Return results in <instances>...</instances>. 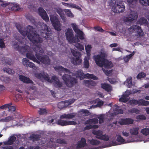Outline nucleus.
I'll list each match as a JSON object with an SVG mask.
<instances>
[{
	"label": "nucleus",
	"instance_id": "obj_1",
	"mask_svg": "<svg viewBox=\"0 0 149 149\" xmlns=\"http://www.w3.org/2000/svg\"><path fill=\"white\" fill-rule=\"evenodd\" d=\"M15 26L20 33L24 36H27L28 39L33 43L36 44L42 43V39L37 33L32 26L28 25L27 26L26 31L22 30L23 28L19 23H16Z\"/></svg>",
	"mask_w": 149,
	"mask_h": 149
},
{
	"label": "nucleus",
	"instance_id": "obj_2",
	"mask_svg": "<svg viewBox=\"0 0 149 149\" xmlns=\"http://www.w3.org/2000/svg\"><path fill=\"white\" fill-rule=\"evenodd\" d=\"M33 51L36 53L35 56L38 61L46 65H49L50 63V60L48 56L43 55L44 52L43 49L39 45L36 46L33 49Z\"/></svg>",
	"mask_w": 149,
	"mask_h": 149
},
{
	"label": "nucleus",
	"instance_id": "obj_3",
	"mask_svg": "<svg viewBox=\"0 0 149 149\" xmlns=\"http://www.w3.org/2000/svg\"><path fill=\"white\" fill-rule=\"evenodd\" d=\"M113 3L112 9L113 12L120 13L124 11L125 6L122 0H114Z\"/></svg>",
	"mask_w": 149,
	"mask_h": 149
},
{
	"label": "nucleus",
	"instance_id": "obj_4",
	"mask_svg": "<svg viewBox=\"0 0 149 149\" xmlns=\"http://www.w3.org/2000/svg\"><path fill=\"white\" fill-rule=\"evenodd\" d=\"M39 25L40 27V35L43 38L45 39H47L51 38V31H49V29L48 28V26L46 24L43 23H39Z\"/></svg>",
	"mask_w": 149,
	"mask_h": 149
},
{
	"label": "nucleus",
	"instance_id": "obj_5",
	"mask_svg": "<svg viewBox=\"0 0 149 149\" xmlns=\"http://www.w3.org/2000/svg\"><path fill=\"white\" fill-rule=\"evenodd\" d=\"M62 78L66 86L68 87H72L74 84L77 83V80L70 75L65 74L63 75Z\"/></svg>",
	"mask_w": 149,
	"mask_h": 149
},
{
	"label": "nucleus",
	"instance_id": "obj_6",
	"mask_svg": "<svg viewBox=\"0 0 149 149\" xmlns=\"http://www.w3.org/2000/svg\"><path fill=\"white\" fill-rule=\"evenodd\" d=\"M65 35L67 40L70 43L80 42L78 37L74 36L73 31L71 28H68L67 29Z\"/></svg>",
	"mask_w": 149,
	"mask_h": 149
},
{
	"label": "nucleus",
	"instance_id": "obj_7",
	"mask_svg": "<svg viewBox=\"0 0 149 149\" xmlns=\"http://www.w3.org/2000/svg\"><path fill=\"white\" fill-rule=\"evenodd\" d=\"M74 75L77 77L79 78L80 80L83 79L84 78L91 79L94 80L98 79L97 77L93 74L87 73L84 74L82 70H81L75 72Z\"/></svg>",
	"mask_w": 149,
	"mask_h": 149
},
{
	"label": "nucleus",
	"instance_id": "obj_8",
	"mask_svg": "<svg viewBox=\"0 0 149 149\" xmlns=\"http://www.w3.org/2000/svg\"><path fill=\"white\" fill-rule=\"evenodd\" d=\"M71 51L73 56L76 57L75 58H74L73 59L72 61V63L75 65L81 64L82 60L80 58L81 55V53L72 49H71Z\"/></svg>",
	"mask_w": 149,
	"mask_h": 149
},
{
	"label": "nucleus",
	"instance_id": "obj_9",
	"mask_svg": "<svg viewBox=\"0 0 149 149\" xmlns=\"http://www.w3.org/2000/svg\"><path fill=\"white\" fill-rule=\"evenodd\" d=\"M50 20L54 29L58 31L61 30V24L58 17L52 15L50 16Z\"/></svg>",
	"mask_w": 149,
	"mask_h": 149
},
{
	"label": "nucleus",
	"instance_id": "obj_10",
	"mask_svg": "<svg viewBox=\"0 0 149 149\" xmlns=\"http://www.w3.org/2000/svg\"><path fill=\"white\" fill-rule=\"evenodd\" d=\"M94 58L96 64L98 66L102 67L105 63V61L106 59L105 58L104 54H102V56L100 55H97L94 56Z\"/></svg>",
	"mask_w": 149,
	"mask_h": 149
},
{
	"label": "nucleus",
	"instance_id": "obj_11",
	"mask_svg": "<svg viewBox=\"0 0 149 149\" xmlns=\"http://www.w3.org/2000/svg\"><path fill=\"white\" fill-rule=\"evenodd\" d=\"M71 25L74 31L77 33V37L81 40H83L84 34L82 31L79 29L78 26L75 23H72Z\"/></svg>",
	"mask_w": 149,
	"mask_h": 149
},
{
	"label": "nucleus",
	"instance_id": "obj_12",
	"mask_svg": "<svg viewBox=\"0 0 149 149\" xmlns=\"http://www.w3.org/2000/svg\"><path fill=\"white\" fill-rule=\"evenodd\" d=\"M51 82H49L52 83L53 82V84L54 86L56 88L59 89L62 87L63 84L60 81L58 78L56 76H53L51 79H50Z\"/></svg>",
	"mask_w": 149,
	"mask_h": 149
},
{
	"label": "nucleus",
	"instance_id": "obj_13",
	"mask_svg": "<svg viewBox=\"0 0 149 149\" xmlns=\"http://www.w3.org/2000/svg\"><path fill=\"white\" fill-rule=\"evenodd\" d=\"M36 77L40 79H44L48 82H51L50 78L48 74L44 72L42 73H36L35 74Z\"/></svg>",
	"mask_w": 149,
	"mask_h": 149
},
{
	"label": "nucleus",
	"instance_id": "obj_14",
	"mask_svg": "<svg viewBox=\"0 0 149 149\" xmlns=\"http://www.w3.org/2000/svg\"><path fill=\"white\" fill-rule=\"evenodd\" d=\"M61 119L58 120L57 124L62 126L70 125H75L77 124L76 122L74 121H67Z\"/></svg>",
	"mask_w": 149,
	"mask_h": 149
},
{
	"label": "nucleus",
	"instance_id": "obj_15",
	"mask_svg": "<svg viewBox=\"0 0 149 149\" xmlns=\"http://www.w3.org/2000/svg\"><path fill=\"white\" fill-rule=\"evenodd\" d=\"M138 17V15L136 12L131 11L128 17L124 20L127 22H130L136 19Z\"/></svg>",
	"mask_w": 149,
	"mask_h": 149
},
{
	"label": "nucleus",
	"instance_id": "obj_16",
	"mask_svg": "<svg viewBox=\"0 0 149 149\" xmlns=\"http://www.w3.org/2000/svg\"><path fill=\"white\" fill-rule=\"evenodd\" d=\"M30 47L28 45H24L22 46H19L17 45L15 47V49L18 51L22 54H24L25 53L29 51Z\"/></svg>",
	"mask_w": 149,
	"mask_h": 149
},
{
	"label": "nucleus",
	"instance_id": "obj_17",
	"mask_svg": "<svg viewBox=\"0 0 149 149\" xmlns=\"http://www.w3.org/2000/svg\"><path fill=\"white\" fill-rule=\"evenodd\" d=\"M38 11L39 15L43 20L47 22L49 21V17L47 15L45 11L42 8L39 7L38 8Z\"/></svg>",
	"mask_w": 149,
	"mask_h": 149
},
{
	"label": "nucleus",
	"instance_id": "obj_18",
	"mask_svg": "<svg viewBox=\"0 0 149 149\" xmlns=\"http://www.w3.org/2000/svg\"><path fill=\"white\" fill-rule=\"evenodd\" d=\"M134 120L130 118H121L118 122V123L120 125H130L133 123Z\"/></svg>",
	"mask_w": 149,
	"mask_h": 149
},
{
	"label": "nucleus",
	"instance_id": "obj_19",
	"mask_svg": "<svg viewBox=\"0 0 149 149\" xmlns=\"http://www.w3.org/2000/svg\"><path fill=\"white\" fill-rule=\"evenodd\" d=\"M26 56L27 58L33 61L34 62H36L39 63V61L34 56V53L33 51H29L26 53Z\"/></svg>",
	"mask_w": 149,
	"mask_h": 149
},
{
	"label": "nucleus",
	"instance_id": "obj_20",
	"mask_svg": "<svg viewBox=\"0 0 149 149\" xmlns=\"http://www.w3.org/2000/svg\"><path fill=\"white\" fill-rule=\"evenodd\" d=\"M86 145V140L84 137H82L80 141H78L76 149H78L83 148Z\"/></svg>",
	"mask_w": 149,
	"mask_h": 149
},
{
	"label": "nucleus",
	"instance_id": "obj_21",
	"mask_svg": "<svg viewBox=\"0 0 149 149\" xmlns=\"http://www.w3.org/2000/svg\"><path fill=\"white\" fill-rule=\"evenodd\" d=\"M19 79L24 83L26 84H33V82L29 77L22 75H19Z\"/></svg>",
	"mask_w": 149,
	"mask_h": 149
},
{
	"label": "nucleus",
	"instance_id": "obj_22",
	"mask_svg": "<svg viewBox=\"0 0 149 149\" xmlns=\"http://www.w3.org/2000/svg\"><path fill=\"white\" fill-rule=\"evenodd\" d=\"M84 84L86 86L90 88L91 86H95L97 83L93 80H84L83 82Z\"/></svg>",
	"mask_w": 149,
	"mask_h": 149
},
{
	"label": "nucleus",
	"instance_id": "obj_23",
	"mask_svg": "<svg viewBox=\"0 0 149 149\" xmlns=\"http://www.w3.org/2000/svg\"><path fill=\"white\" fill-rule=\"evenodd\" d=\"M102 88L104 89L108 92H111L112 91V87L111 86L106 83H102L101 84Z\"/></svg>",
	"mask_w": 149,
	"mask_h": 149
},
{
	"label": "nucleus",
	"instance_id": "obj_24",
	"mask_svg": "<svg viewBox=\"0 0 149 149\" xmlns=\"http://www.w3.org/2000/svg\"><path fill=\"white\" fill-rule=\"evenodd\" d=\"M16 139L15 136H11L8 141L3 142V143L5 145H11L15 142Z\"/></svg>",
	"mask_w": 149,
	"mask_h": 149
},
{
	"label": "nucleus",
	"instance_id": "obj_25",
	"mask_svg": "<svg viewBox=\"0 0 149 149\" xmlns=\"http://www.w3.org/2000/svg\"><path fill=\"white\" fill-rule=\"evenodd\" d=\"M76 116L74 113H70L68 114H64L60 116L61 119H70Z\"/></svg>",
	"mask_w": 149,
	"mask_h": 149
},
{
	"label": "nucleus",
	"instance_id": "obj_26",
	"mask_svg": "<svg viewBox=\"0 0 149 149\" xmlns=\"http://www.w3.org/2000/svg\"><path fill=\"white\" fill-rule=\"evenodd\" d=\"M104 66L106 69H111L113 67V64L111 61H109L107 59L105 61V63L103 64Z\"/></svg>",
	"mask_w": 149,
	"mask_h": 149
},
{
	"label": "nucleus",
	"instance_id": "obj_27",
	"mask_svg": "<svg viewBox=\"0 0 149 149\" xmlns=\"http://www.w3.org/2000/svg\"><path fill=\"white\" fill-rule=\"evenodd\" d=\"M138 101V104L139 106H147L149 105V102L143 99H139Z\"/></svg>",
	"mask_w": 149,
	"mask_h": 149
},
{
	"label": "nucleus",
	"instance_id": "obj_28",
	"mask_svg": "<svg viewBox=\"0 0 149 149\" xmlns=\"http://www.w3.org/2000/svg\"><path fill=\"white\" fill-rule=\"evenodd\" d=\"M56 69H57L64 72L68 73L69 74H70L71 73L69 70L67 68H64L61 66H58L57 67H56Z\"/></svg>",
	"mask_w": 149,
	"mask_h": 149
},
{
	"label": "nucleus",
	"instance_id": "obj_29",
	"mask_svg": "<svg viewBox=\"0 0 149 149\" xmlns=\"http://www.w3.org/2000/svg\"><path fill=\"white\" fill-rule=\"evenodd\" d=\"M41 137V135L39 134H33L30 136V139L33 141L39 140Z\"/></svg>",
	"mask_w": 149,
	"mask_h": 149
},
{
	"label": "nucleus",
	"instance_id": "obj_30",
	"mask_svg": "<svg viewBox=\"0 0 149 149\" xmlns=\"http://www.w3.org/2000/svg\"><path fill=\"white\" fill-rule=\"evenodd\" d=\"M138 127H133L130 130V132L132 135H137L139 133Z\"/></svg>",
	"mask_w": 149,
	"mask_h": 149
},
{
	"label": "nucleus",
	"instance_id": "obj_31",
	"mask_svg": "<svg viewBox=\"0 0 149 149\" xmlns=\"http://www.w3.org/2000/svg\"><path fill=\"white\" fill-rule=\"evenodd\" d=\"M137 23L141 25L144 24L145 25H148V22L147 19L144 17H142L140 19L137 21Z\"/></svg>",
	"mask_w": 149,
	"mask_h": 149
},
{
	"label": "nucleus",
	"instance_id": "obj_32",
	"mask_svg": "<svg viewBox=\"0 0 149 149\" xmlns=\"http://www.w3.org/2000/svg\"><path fill=\"white\" fill-rule=\"evenodd\" d=\"M138 0H127L130 6L132 8H134L137 3Z\"/></svg>",
	"mask_w": 149,
	"mask_h": 149
},
{
	"label": "nucleus",
	"instance_id": "obj_33",
	"mask_svg": "<svg viewBox=\"0 0 149 149\" xmlns=\"http://www.w3.org/2000/svg\"><path fill=\"white\" fill-rule=\"evenodd\" d=\"M128 95L127 94H123V96L119 99V100L120 102H126L129 100Z\"/></svg>",
	"mask_w": 149,
	"mask_h": 149
},
{
	"label": "nucleus",
	"instance_id": "obj_34",
	"mask_svg": "<svg viewBox=\"0 0 149 149\" xmlns=\"http://www.w3.org/2000/svg\"><path fill=\"white\" fill-rule=\"evenodd\" d=\"M88 141L90 144L92 145L97 146L100 143V141L96 139L88 140Z\"/></svg>",
	"mask_w": 149,
	"mask_h": 149
},
{
	"label": "nucleus",
	"instance_id": "obj_35",
	"mask_svg": "<svg viewBox=\"0 0 149 149\" xmlns=\"http://www.w3.org/2000/svg\"><path fill=\"white\" fill-rule=\"evenodd\" d=\"M66 104L65 101L59 102L57 104L58 107L60 109H62L66 107L67 105Z\"/></svg>",
	"mask_w": 149,
	"mask_h": 149
},
{
	"label": "nucleus",
	"instance_id": "obj_36",
	"mask_svg": "<svg viewBox=\"0 0 149 149\" xmlns=\"http://www.w3.org/2000/svg\"><path fill=\"white\" fill-rule=\"evenodd\" d=\"M98 122V119L94 118L86 120L85 122V123L86 124H90L91 123H93L94 124H96Z\"/></svg>",
	"mask_w": 149,
	"mask_h": 149
},
{
	"label": "nucleus",
	"instance_id": "obj_37",
	"mask_svg": "<svg viewBox=\"0 0 149 149\" xmlns=\"http://www.w3.org/2000/svg\"><path fill=\"white\" fill-rule=\"evenodd\" d=\"M56 142L59 144H66L67 142L65 139L62 138H58L56 141Z\"/></svg>",
	"mask_w": 149,
	"mask_h": 149
},
{
	"label": "nucleus",
	"instance_id": "obj_38",
	"mask_svg": "<svg viewBox=\"0 0 149 149\" xmlns=\"http://www.w3.org/2000/svg\"><path fill=\"white\" fill-rule=\"evenodd\" d=\"M75 46L79 50L81 51L84 50V46L81 44L79 43H75Z\"/></svg>",
	"mask_w": 149,
	"mask_h": 149
},
{
	"label": "nucleus",
	"instance_id": "obj_39",
	"mask_svg": "<svg viewBox=\"0 0 149 149\" xmlns=\"http://www.w3.org/2000/svg\"><path fill=\"white\" fill-rule=\"evenodd\" d=\"M3 70L4 72H6L9 74H13L15 72L14 70H12L11 69L8 68H4Z\"/></svg>",
	"mask_w": 149,
	"mask_h": 149
},
{
	"label": "nucleus",
	"instance_id": "obj_40",
	"mask_svg": "<svg viewBox=\"0 0 149 149\" xmlns=\"http://www.w3.org/2000/svg\"><path fill=\"white\" fill-rule=\"evenodd\" d=\"M93 133L95 135H96V136H95V137L98 139V138L100 137H102V131H100L99 130L96 131H94L93 132Z\"/></svg>",
	"mask_w": 149,
	"mask_h": 149
},
{
	"label": "nucleus",
	"instance_id": "obj_41",
	"mask_svg": "<svg viewBox=\"0 0 149 149\" xmlns=\"http://www.w3.org/2000/svg\"><path fill=\"white\" fill-rule=\"evenodd\" d=\"M137 28L140 29V27L136 25H133L129 29V31L130 32H133L136 31Z\"/></svg>",
	"mask_w": 149,
	"mask_h": 149
},
{
	"label": "nucleus",
	"instance_id": "obj_42",
	"mask_svg": "<svg viewBox=\"0 0 149 149\" xmlns=\"http://www.w3.org/2000/svg\"><path fill=\"white\" fill-rule=\"evenodd\" d=\"M136 32H137V33L135 35V36H138V37H140L141 36H142L143 31L141 29V27H140V29L137 28Z\"/></svg>",
	"mask_w": 149,
	"mask_h": 149
},
{
	"label": "nucleus",
	"instance_id": "obj_43",
	"mask_svg": "<svg viewBox=\"0 0 149 149\" xmlns=\"http://www.w3.org/2000/svg\"><path fill=\"white\" fill-rule=\"evenodd\" d=\"M14 119L13 116H8L5 117L4 118L1 119V120L3 122H8L10 120H12Z\"/></svg>",
	"mask_w": 149,
	"mask_h": 149
},
{
	"label": "nucleus",
	"instance_id": "obj_44",
	"mask_svg": "<svg viewBox=\"0 0 149 149\" xmlns=\"http://www.w3.org/2000/svg\"><path fill=\"white\" fill-rule=\"evenodd\" d=\"M141 132L143 135H147L149 134V128H145L141 130Z\"/></svg>",
	"mask_w": 149,
	"mask_h": 149
},
{
	"label": "nucleus",
	"instance_id": "obj_45",
	"mask_svg": "<svg viewBox=\"0 0 149 149\" xmlns=\"http://www.w3.org/2000/svg\"><path fill=\"white\" fill-rule=\"evenodd\" d=\"M146 74L145 73L141 72L139 73L136 76V78L138 79H141L145 77Z\"/></svg>",
	"mask_w": 149,
	"mask_h": 149
},
{
	"label": "nucleus",
	"instance_id": "obj_46",
	"mask_svg": "<svg viewBox=\"0 0 149 149\" xmlns=\"http://www.w3.org/2000/svg\"><path fill=\"white\" fill-rule=\"evenodd\" d=\"M91 48V45H88L87 46H85V49L88 56H89L90 55V52Z\"/></svg>",
	"mask_w": 149,
	"mask_h": 149
},
{
	"label": "nucleus",
	"instance_id": "obj_47",
	"mask_svg": "<svg viewBox=\"0 0 149 149\" xmlns=\"http://www.w3.org/2000/svg\"><path fill=\"white\" fill-rule=\"evenodd\" d=\"M139 2L144 6L149 5V0H139Z\"/></svg>",
	"mask_w": 149,
	"mask_h": 149
},
{
	"label": "nucleus",
	"instance_id": "obj_48",
	"mask_svg": "<svg viewBox=\"0 0 149 149\" xmlns=\"http://www.w3.org/2000/svg\"><path fill=\"white\" fill-rule=\"evenodd\" d=\"M109 137L108 135L106 134L102 135V137H100L98 139L102 140L105 141H108L109 140Z\"/></svg>",
	"mask_w": 149,
	"mask_h": 149
},
{
	"label": "nucleus",
	"instance_id": "obj_49",
	"mask_svg": "<svg viewBox=\"0 0 149 149\" xmlns=\"http://www.w3.org/2000/svg\"><path fill=\"white\" fill-rule=\"evenodd\" d=\"M84 67L86 68H88L89 66V62L88 60L85 58L84 62Z\"/></svg>",
	"mask_w": 149,
	"mask_h": 149
},
{
	"label": "nucleus",
	"instance_id": "obj_50",
	"mask_svg": "<svg viewBox=\"0 0 149 149\" xmlns=\"http://www.w3.org/2000/svg\"><path fill=\"white\" fill-rule=\"evenodd\" d=\"M116 141L120 143H123L125 141V139L120 135H117Z\"/></svg>",
	"mask_w": 149,
	"mask_h": 149
},
{
	"label": "nucleus",
	"instance_id": "obj_51",
	"mask_svg": "<svg viewBox=\"0 0 149 149\" xmlns=\"http://www.w3.org/2000/svg\"><path fill=\"white\" fill-rule=\"evenodd\" d=\"M114 113L116 114H123V110L121 109L118 108H115L114 110Z\"/></svg>",
	"mask_w": 149,
	"mask_h": 149
},
{
	"label": "nucleus",
	"instance_id": "obj_52",
	"mask_svg": "<svg viewBox=\"0 0 149 149\" xmlns=\"http://www.w3.org/2000/svg\"><path fill=\"white\" fill-rule=\"evenodd\" d=\"M128 112L130 113H138L139 112V110L136 108H132V109H129L128 110Z\"/></svg>",
	"mask_w": 149,
	"mask_h": 149
},
{
	"label": "nucleus",
	"instance_id": "obj_53",
	"mask_svg": "<svg viewBox=\"0 0 149 149\" xmlns=\"http://www.w3.org/2000/svg\"><path fill=\"white\" fill-rule=\"evenodd\" d=\"M138 101L137 100L132 99L129 101V103L131 105H136L138 104Z\"/></svg>",
	"mask_w": 149,
	"mask_h": 149
},
{
	"label": "nucleus",
	"instance_id": "obj_54",
	"mask_svg": "<svg viewBox=\"0 0 149 149\" xmlns=\"http://www.w3.org/2000/svg\"><path fill=\"white\" fill-rule=\"evenodd\" d=\"M11 9L12 10L14 11H18L20 9L19 6L16 4H14L12 7Z\"/></svg>",
	"mask_w": 149,
	"mask_h": 149
},
{
	"label": "nucleus",
	"instance_id": "obj_55",
	"mask_svg": "<svg viewBox=\"0 0 149 149\" xmlns=\"http://www.w3.org/2000/svg\"><path fill=\"white\" fill-rule=\"evenodd\" d=\"M29 61L26 58H23L22 59V63L24 66L27 67L28 64L29 63Z\"/></svg>",
	"mask_w": 149,
	"mask_h": 149
},
{
	"label": "nucleus",
	"instance_id": "obj_56",
	"mask_svg": "<svg viewBox=\"0 0 149 149\" xmlns=\"http://www.w3.org/2000/svg\"><path fill=\"white\" fill-rule=\"evenodd\" d=\"M128 83L127 86L128 88L131 87L132 85V78L131 77H129L127 79Z\"/></svg>",
	"mask_w": 149,
	"mask_h": 149
},
{
	"label": "nucleus",
	"instance_id": "obj_57",
	"mask_svg": "<svg viewBox=\"0 0 149 149\" xmlns=\"http://www.w3.org/2000/svg\"><path fill=\"white\" fill-rule=\"evenodd\" d=\"M38 112L40 115H44L47 113L46 109L43 108H40Z\"/></svg>",
	"mask_w": 149,
	"mask_h": 149
},
{
	"label": "nucleus",
	"instance_id": "obj_58",
	"mask_svg": "<svg viewBox=\"0 0 149 149\" xmlns=\"http://www.w3.org/2000/svg\"><path fill=\"white\" fill-rule=\"evenodd\" d=\"M65 101L66 103H67L66 104V105L68 106L71 105L75 101V99L73 98L71 99L68 100H66Z\"/></svg>",
	"mask_w": 149,
	"mask_h": 149
},
{
	"label": "nucleus",
	"instance_id": "obj_59",
	"mask_svg": "<svg viewBox=\"0 0 149 149\" xmlns=\"http://www.w3.org/2000/svg\"><path fill=\"white\" fill-rule=\"evenodd\" d=\"M3 59V58H2V59ZM3 59L5 60V63H6L9 65H10L12 64V61L10 59H7V58H4Z\"/></svg>",
	"mask_w": 149,
	"mask_h": 149
},
{
	"label": "nucleus",
	"instance_id": "obj_60",
	"mask_svg": "<svg viewBox=\"0 0 149 149\" xmlns=\"http://www.w3.org/2000/svg\"><path fill=\"white\" fill-rule=\"evenodd\" d=\"M12 103L11 102L8 104H5L0 107V109H3L8 108V106H10L11 105H12Z\"/></svg>",
	"mask_w": 149,
	"mask_h": 149
},
{
	"label": "nucleus",
	"instance_id": "obj_61",
	"mask_svg": "<svg viewBox=\"0 0 149 149\" xmlns=\"http://www.w3.org/2000/svg\"><path fill=\"white\" fill-rule=\"evenodd\" d=\"M136 118L141 120H146V117L143 115H139L136 116Z\"/></svg>",
	"mask_w": 149,
	"mask_h": 149
},
{
	"label": "nucleus",
	"instance_id": "obj_62",
	"mask_svg": "<svg viewBox=\"0 0 149 149\" xmlns=\"http://www.w3.org/2000/svg\"><path fill=\"white\" fill-rule=\"evenodd\" d=\"M8 111L11 112H13L15 111L16 107L15 106H12V105L8 106Z\"/></svg>",
	"mask_w": 149,
	"mask_h": 149
},
{
	"label": "nucleus",
	"instance_id": "obj_63",
	"mask_svg": "<svg viewBox=\"0 0 149 149\" xmlns=\"http://www.w3.org/2000/svg\"><path fill=\"white\" fill-rule=\"evenodd\" d=\"M29 67L30 68H32L33 69H35L36 68V66L35 64L33 63L32 62H29L28 64V65L27 66V67Z\"/></svg>",
	"mask_w": 149,
	"mask_h": 149
},
{
	"label": "nucleus",
	"instance_id": "obj_64",
	"mask_svg": "<svg viewBox=\"0 0 149 149\" xmlns=\"http://www.w3.org/2000/svg\"><path fill=\"white\" fill-rule=\"evenodd\" d=\"M94 29L97 31L100 32H103L104 31V30H103L101 27L100 26H97L94 27Z\"/></svg>",
	"mask_w": 149,
	"mask_h": 149
}]
</instances>
